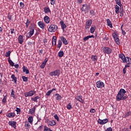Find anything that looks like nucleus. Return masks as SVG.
Wrapping results in <instances>:
<instances>
[{
	"mask_svg": "<svg viewBox=\"0 0 131 131\" xmlns=\"http://www.w3.org/2000/svg\"><path fill=\"white\" fill-rule=\"evenodd\" d=\"M126 91L123 89H121L119 90L118 94L116 96V101H124V100H126L127 99L128 96L125 94Z\"/></svg>",
	"mask_w": 131,
	"mask_h": 131,
	"instance_id": "f257e3e1",
	"label": "nucleus"
},
{
	"mask_svg": "<svg viewBox=\"0 0 131 131\" xmlns=\"http://www.w3.org/2000/svg\"><path fill=\"white\" fill-rule=\"evenodd\" d=\"M35 28V24H33V26L29 27L30 31L28 32L26 36L28 38L31 37L33 34H34V29Z\"/></svg>",
	"mask_w": 131,
	"mask_h": 131,
	"instance_id": "f03ea898",
	"label": "nucleus"
},
{
	"mask_svg": "<svg viewBox=\"0 0 131 131\" xmlns=\"http://www.w3.org/2000/svg\"><path fill=\"white\" fill-rule=\"evenodd\" d=\"M119 57L122 61V63H125L126 62V59H128L127 63H129L130 62V60L128 58V57H125V55L123 54V53H120L119 55Z\"/></svg>",
	"mask_w": 131,
	"mask_h": 131,
	"instance_id": "7ed1b4c3",
	"label": "nucleus"
},
{
	"mask_svg": "<svg viewBox=\"0 0 131 131\" xmlns=\"http://www.w3.org/2000/svg\"><path fill=\"white\" fill-rule=\"evenodd\" d=\"M104 54H107L110 55L112 53V49L109 47H103L101 48Z\"/></svg>",
	"mask_w": 131,
	"mask_h": 131,
	"instance_id": "20e7f679",
	"label": "nucleus"
},
{
	"mask_svg": "<svg viewBox=\"0 0 131 131\" xmlns=\"http://www.w3.org/2000/svg\"><path fill=\"white\" fill-rule=\"evenodd\" d=\"M58 30V26L55 25H51L50 26L49 28V32H56L57 30Z\"/></svg>",
	"mask_w": 131,
	"mask_h": 131,
	"instance_id": "39448f33",
	"label": "nucleus"
},
{
	"mask_svg": "<svg viewBox=\"0 0 131 131\" xmlns=\"http://www.w3.org/2000/svg\"><path fill=\"white\" fill-rule=\"evenodd\" d=\"M60 73L61 71L60 70H56L53 72H50L49 75H50V76H59Z\"/></svg>",
	"mask_w": 131,
	"mask_h": 131,
	"instance_id": "423d86ee",
	"label": "nucleus"
},
{
	"mask_svg": "<svg viewBox=\"0 0 131 131\" xmlns=\"http://www.w3.org/2000/svg\"><path fill=\"white\" fill-rule=\"evenodd\" d=\"M92 21L91 19L88 20L86 23L85 26V29L86 30H89L90 29V27L92 26Z\"/></svg>",
	"mask_w": 131,
	"mask_h": 131,
	"instance_id": "0eeeda50",
	"label": "nucleus"
},
{
	"mask_svg": "<svg viewBox=\"0 0 131 131\" xmlns=\"http://www.w3.org/2000/svg\"><path fill=\"white\" fill-rule=\"evenodd\" d=\"M100 38H102L103 40H108V37L104 33L102 32L100 34Z\"/></svg>",
	"mask_w": 131,
	"mask_h": 131,
	"instance_id": "6e6552de",
	"label": "nucleus"
},
{
	"mask_svg": "<svg viewBox=\"0 0 131 131\" xmlns=\"http://www.w3.org/2000/svg\"><path fill=\"white\" fill-rule=\"evenodd\" d=\"M8 124H9V125H11V126H12V127H14V128H16V124H17V122L14 121H10L8 122Z\"/></svg>",
	"mask_w": 131,
	"mask_h": 131,
	"instance_id": "1a4fd4ad",
	"label": "nucleus"
},
{
	"mask_svg": "<svg viewBox=\"0 0 131 131\" xmlns=\"http://www.w3.org/2000/svg\"><path fill=\"white\" fill-rule=\"evenodd\" d=\"M60 24L61 25V27L62 30H63V31H65V28H66V27H67V26H66V25L64 23V21L63 20H61L60 21Z\"/></svg>",
	"mask_w": 131,
	"mask_h": 131,
	"instance_id": "9d476101",
	"label": "nucleus"
},
{
	"mask_svg": "<svg viewBox=\"0 0 131 131\" xmlns=\"http://www.w3.org/2000/svg\"><path fill=\"white\" fill-rule=\"evenodd\" d=\"M38 25L40 27V28H41V29H45V27L46 26V25H45V23L43 22L40 21L38 23Z\"/></svg>",
	"mask_w": 131,
	"mask_h": 131,
	"instance_id": "9b49d317",
	"label": "nucleus"
},
{
	"mask_svg": "<svg viewBox=\"0 0 131 131\" xmlns=\"http://www.w3.org/2000/svg\"><path fill=\"white\" fill-rule=\"evenodd\" d=\"M106 22H107V26H109L110 28H113V25L112 24V22H111V20H110V19L107 18L106 19Z\"/></svg>",
	"mask_w": 131,
	"mask_h": 131,
	"instance_id": "f8f14e48",
	"label": "nucleus"
},
{
	"mask_svg": "<svg viewBox=\"0 0 131 131\" xmlns=\"http://www.w3.org/2000/svg\"><path fill=\"white\" fill-rule=\"evenodd\" d=\"M61 40H62L63 43H64V45H68L69 42L67 40V39H66V38H65V37H64L63 36H61L60 37Z\"/></svg>",
	"mask_w": 131,
	"mask_h": 131,
	"instance_id": "ddd939ff",
	"label": "nucleus"
},
{
	"mask_svg": "<svg viewBox=\"0 0 131 131\" xmlns=\"http://www.w3.org/2000/svg\"><path fill=\"white\" fill-rule=\"evenodd\" d=\"M99 123L100 124H105V123H107V122H108L107 119H103L102 120L99 119Z\"/></svg>",
	"mask_w": 131,
	"mask_h": 131,
	"instance_id": "4468645a",
	"label": "nucleus"
},
{
	"mask_svg": "<svg viewBox=\"0 0 131 131\" xmlns=\"http://www.w3.org/2000/svg\"><path fill=\"white\" fill-rule=\"evenodd\" d=\"M18 42L20 45H22V43H23V41H24V39H23V36L21 35L18 36Z\"/></svg>",
	"mask_w": 131,
	"mask_h": 131,
	"instance_id": "2eb2a0df",
	"label": "nucleus"
},
{
	"mask_svg": "<svg viewBox=\"0 0 131 131\" xmlns=\"http://www.w3.org/2000/svg\"><path fill=\"white\" fill-rule=\"evenodd\" d=\"M43 20L45 23H47V24H49V23H50V17L49 16L46 15L43 18Z\"/></svg>",
	"mask_w": 131,
	"mask_h": 131,
	"instance_id": "dca6fc26",
	"label": "nucleus"
},
{
	"mask_svg": "<svg viewBox=\"0 0 131 131\" xmlns=\"http://www.w3.org/2000/svg\"><path fill=\"white\" fill-rule=\"evenodd\" d=\"M50 123L48 124V126H54V125H56V121L55 120L50 121Z\"/></svg>",
	"mask_w": 131,
	"mask_h": 131,
	"instance_id": "f3484780",
	"label": "nucleus"
},
{
	"mask_svg": "<svg viewBox=\"0 0 131 131\" xmlns=\"http://www.w3.org/2000/svg\"><path fill=\"white\" fill-rule=\"evenodd\" d=\"M57 43V38L56 36H53L52 38V45L56 46Z\"/></svg>",
	"mask_w": 131,
	"mask_h": 131,
	"instance_id": "a211bd4d",
	"label": "nucleus"
},
{
	"mask_svg": "<svg viewBox=\"0 0 131 131\" xmlns=\"http://www.w3.org/2000/svg\"><path fill=\"white\" fill-rule=\"evenodd\" d=\"M23 72L26 73V74H29V70H28V69L26 67L23 66Z\"/></svg>",
	"mask_w": 131,
	"mask_h": 131,
	"instance_id": "6ab92c4d",
	"label": "nucleus"
},
{
	"mask_svg": "<svg viewBox=\"0 0 131 131\" xmlns=\"http://www.w3.org/2000/svg\"><path fill=\"white\" fill-rule=\"evenodd\" d=\"M11 77L12 79H13L12 81H14V83H15V84H16V83H17V77H16L14 74H12L11 75Z\"/></svg>",
	"mask_w": 131,
	"mask_h": 131,
	"instance_id": "aec40b11",
	"label": "nucleus"
},
{
	"mask_svg": "<svg viewBox=\"0 0 131 131\" xmlns=\"http://www.w3.org/2000/svg\"><path fill=\"white\" fill-rule=\"evenodd\" d=\"M39 99H40V97L37 96L34 98H32L31 100L34 101V102H36V103H37L38 102L37 100H38Z\"/></svg>",
	"mask_w": 131,
	"mask_h": 131,
	"instance_id": "412c9836",
	"label": "nucleus"
},
{
	"mask_svg": "<svg viewBox=\"0 0 131 131\" xmlns=\"http://www.w3.org/2000/svg\"><path fill=\"white\" fill-rule=\"evenodd\" d=\"M15 115H16L15 113H8V115H7V116L9 118H11V117H15Z\"/></svg>",
	"mask_w": 131,
	"mask_h": 131,
	"instance_id": "4be33fe9",
	"label": "nucleus"
},
{
	"mask_svg": "<svg viewBox=\"0 0 131 131\" xmlns=\"http://www.w3.org/2000/svg\"><path fill=\"white\" fill-rule=\"evenodd\" d=\"M44 12L45 14H48V13H51V10H50V8L49 7H45Z\"/></svg>",
	"mask_w": 131,
	"mask_h": 131,
	"instance_id": "5701e85b",
	"label": "nucleus"
},
{
	"mask_svg": "<svg viewBox=\"0 0 131 131\" xmlns=\"http://www.w3.org/2000/svg\"><path fill=\"white\" fill-rule=\"evenodd\" d=\"M115 12L116 13V14H119L120 12H119V6H118V5H116L115 7Z\"/></svg>",
	"mask_w": 131,
	"mask_h": 131,
	"instance_id": "b1692460",
	"label": "nucleus"
},
{
	"mask_svg": "<svg viewBox=\"0 0 131 131\" xmlns=\"http://www.w3.org/2000/svg\"><path fill=\"white\" fill-rule=\"evenodd\" d=\"M35 112V106H34V107L32 108L29 109V113L30 114H33V113H34Z\"/></svg>",
	"mask_w": 131,
	"mask_h": 131,
	"instance_id": "393cba45",
	"label": "nucleus"
},
{
	"mask_svg": "<svg viewBox=\"0 0 131 131\" xmlns=\"http://www.w3.org/2000/svg\"><path fill=\"white\" fill-rule=\"evenodd\" d=\"M29 94V97H32V96H34V95L35 94V92L34 91H30L29 92H28Z\"/></svg>",
	"mask_w": 131,
	"mask_h": 131,
	"instance_id": "a878e982",
	"label": "nucleus"
},
{
	"mask_svg": "<svg viewBox=\"0 0 131 131\" xmlns=\"http://www.w3.org/2000/svg\"><path fill=\"white\" fill-rule=\"evenodd\" d=\"M91 9V6L89 5H85V8L84 9V12H89V11H90V9Z\"/></svg>",
	"mask_w": 131,
	"mask_h": 131,
	"instance_id": "bb28decb",
	"label": "nucleus"
},
{
	"mask_svg": "<svg viewBox=\"0 0 131 131\" xmlns=\"http://www.w3.org/2000/svg\"><path fill=\"white\" fill-rule=\"evenodd\" d=\"M55 96L56 97V100H57V101H60L61 100V99H62V96H61V95H60V94H56Z\"/></svg>",
	"mask_w": 131,
	"mask_h": 131,
	"instance_id": "cd10ccee",
	"label": "nucleus"
},
{
	"mask_svg": "<svg viewBox=\"0 0 131 131\" xmlns=\"http://www.w3.org/2000/svg\"><path fill=\"white\" fill-rule=\"evenodd\" d=\"M99 88H104L105 86V83H104V82H103L100 80L99 81Z\"/></svg>",
	"mask_w": 131,
	"mask_h": 131,
	"instance_id": "c85d7f7f",
	"label": "nucleus"
},
{
	"mask_svg": "<svg viewBox=\"0 0 131 131\" xmlns=\"http://www.w3.org/2000/svg\"><path fill=\"white\" fill-rule=\"evenodd\" d=\"M131 115V112L129 111L127 113H126L124 115V118H126V117H128V116H130Z\"/></svg>",
	"mask_w": 131,
	"mask_h": 131,
	"instance_id": "c756f323",
	"label": "nucleus"
},
{
	"mask_svg": "<svg viewBox=\"0 0 131 131\" xmlns=\"http://www.w3.org/2000/svg\"><path fill=\"white\" fill-rule=\"evenodd\" d=\"M21 78L25 82H27L28 81V77H25V76H22Z\"/></svg>",
	"mask_w": 131,
	"mask_h": 131,
	"instance_id": "7c9ffc66",
	"label": "nucleus"
},
{
	"mask_svg": "<svg viewBox=\"0 0 131 131\" xmlns=\"http://www.w3.org/2000/svg\"><path fill=\"white\" fill-rule=\"evenodd\" d=\"M127 67H130V66L125 65V67L123 69V73L124 74H125L126 73V68H127Z\"/></svg>",
	"mask_w": 131,
	"mask_h": 131,
	"instance_id": "2f4dec72",
	"label": "nucleus"
},
{
	"mask_svg": "<svg viewBox=\"0 0 131 131\" xmlns=\"http://www.w3.org/2000/svg\"><path fill=\"white\" fill-rule=\"evenodd\" d=\"M58 57H59L60 58H62V57L64 56V52L62 51H60L58 52Z\"/></svg>",
	"mask_w": 131,
	"mask_h": 131,
	"instance_id": "473e14b6",
	"label": "nucleus"
},
{
	"mask_svg": "<svg viewBox=\"0 0 131 131\" xmlns=\"http://www.w3.org/2000/svg\"><path fill=\"white\" fill-rule=\"evenodd\" d=\"M114 40H115L116 45H118V46H119V45H120V40L119 39V38L114 39Z\"/></svg>",
	"mask_w": 131,
	"mask_h": 131,
	"instance_id": "72a5a7b5",
	"label": "nucleus"
},
{
	"mask_svg": "<svg viewBox=\"0 0 131 131\" xmlns=\"http://www.w3.org/2000/svg\"><path fill=\"white\" fill-rule=\"evenodd\" d=\"M96 30V26H92L90 29L91 33H94Z\"/></svg>",
	"mask_w": 131,
	"mask_h": 131,
	"instance_id": "f704fd0d",
	"label": "nucleus"
},
{
	"mask_svg": "<svg viewBox=\"0 0 131 131\" xmlns=\"http://www.w3.org/2000/svg\"><path fill=\"white\" fill-rule=\"evenodd\" d=\"M28 121L32 124V122H33V117L32 116L29 117L28 118Z\"/></svg>",
	"mask_w": 131,
	"mask_h": 131,
	"instance_id": "c9c22d12",
	"label": "nucleus"
},
{
	"mask_svg": "<svg viewBox=\"0 0 131 131\" xmlns=\"http://www.w3.org/2000/svg\"><path fill=\"white\" fill-rule=\"evenodd\" d=\"M61 47H62V41H61V40H59L58 43L57 45V48H58V49H60Z\"/></svg>",
	"mask_w": 131,
	"mask_h": 131,
	"instance_id": "e433bc0d",
	"label": "nucleus"
},
{
	"mask_svg": "<svg viewBox=\"0 0 131 131\" xmlns=\"http://www.w3.org/2000/svg\"><path fill=\"white\" fill-rule=\"evenodd\" d=\"M128 58L130 59V62H129V63H127V61H128ZM125 63H126V64H125V65H128V66H129V65L131 64V58L130 57H128V58H126Z\"/></svg>",
	"mask_w": 131,
	"mask_h": 131,
	"instance_id": "4c0bfd02",
	"label": "nucleus"
},
{
	"mask_svg": "<svg viewBox=\"0 0 131 131\" xmlns=\"http://www.w3.org/2000/svg\"><path fill=\"white\" fill-rule=\"evenodd\" d=\"M112 35H113V37L114 39L118 38V35H117L116 33H113Z\"/></svg>",
	"mask_w": 131,
	"mask_h": 131,
	"instance_id": "58836bf2",
	"label": "nucleus"
},
{
	"mask_svg": "<svg viewBox=\"0 0 131 131\" xmlns=\"http://www.w3.org/2000/svg\"><path fill=\"white\" fill-rule=\"evenodd\" d=\"M120 13V17H123V15L124 14V10H123V8H122L121 10V11Z\"/></svg>",
	"mask_w": 131,
	"mask_h": 131,
	"instance_id": "ea45409f",
	"label": "nucleus"
},
{
	"mask_svg": "<svg viewBox=\"0 0 131 131\" xmlns=\"http://www.w3.org/2000/svg\"><path fill=\"white\" fill-rule=\"evenodd\" d=\"M97 59H98V57H97V56L93 55L92 56V60H93V61H94V62H96V61H97Z\"/></svg>",
	"mask_w": 131,
	"mask_h": 131,
	"instance_id": "a19ab883",
	"label": "nucleus"
},
{
	"mask_svg": "<svg viewBox=\"0 0 131 131\" xmlns=\"http://www.w3.org/2000/svg\"><path fill=\"white\" fill-rule=\"evenodd\" d=\"M46 64L47 63H45V62H42L40 66V68H41V69H43V68H45V67H46Z\"/></svg>",
	"mask_w": 131,
	"mask_h": 131,
	"instance_id": "79ce46f5",
	"label": "nucleus"
},
{
	"mask_svg": "<svg viewBox=\"0 0 131 131\" xmlns=\"http://www.w3.org/2000/svg\"><path fill=\"white\" fill-rule=\"evenodd\" d=\"M67 109H68V110H71L72 109V105H71V103H69L68 104Z\"/></svg>",
	"mask_w": 131,
	"mask_h": 131,
	"instance_id": "37998d69",
	"label": "nucleus"
},
{
	"mask_svg": "<svg viewBox=\"0 0 131 131\" xmlns=\"http://www.w3.org/2000/svg\"><path fill=\"white\" fill-rule=\"evenodd\" d=\"M15 91H14V90H11V97H13V98H15Z\"/></svg>",
	"mask_w": 131,
	"mask_h": 131,
	"instance_id": "c03bdc74",
	"label": "nucleus"
},
{
	"mask_svg": "<svg viewBox=\"0 0 131 131\" xmlns=\"http://www.w3.org/2000/svg\"><path fill=\"white\" fill-rule=\"evenodd\" d=\"M10 55H11V51H9L8 52L6 53L5 57H10Z\"/></svg>",
	"mask_w": 131,
	"mask_h": 131,
	"instance_id": "a18cd8bd",
	"label": "nucleus"
},
{
	"mask_svg": "<svg viewBox=\"0 0 131 131\" xmlns=\"http://www.w3.org/2000/svg\"><path fill=\"white\" fill-rule=\"evenodd\" d=\"M76 100H77V101H79V102H80V103H84V100H83L82 98H76Z\"/></svg>",
	"mask_w": 131,
	"mask_h": 131,
	"instance_id": "49530a36",
	"label": "nucleus"
},
{
	"mask_svg": "<svg viewBox=\"0 0 131 131\" xmlns=\"http://www.w3.org/2000/svg\"><path fill=\"white\" fill-rule=\"evenodd\" d=\"M29 24H30V21L27 19V22L26 23V26L27 28H28V26H29Z\"/></svg>",
	"mask_w": 131,
	"mask_h": 131,
	"instance_id": "de8ad7c7",
	"label": "nucleus"
},
{
	"mask_svg": "<svg viewBox=\"0 0 131 131\" xmlns=\"http://www.w3.org/2000/svg\"><path fill=\"white\" fill-rule=\"evenodd\" d=\"M9 63L10 64V66H14V62H13V61H12V60H9Z\"/></svg>",
	"mask_w": 131,
	"mask_h": 131,
	"instance_id": "09e8293b",
	"label": "nucleus"
},
{
	"mask_svg": "<svg viewBox=\"0 0 131 131\" xmlns=\"http://www.w3.org/2000/svg\"><path fill=\"white\" fill-rule=\"evenodd\" d=\"M7 102V96H5L4 97L3 99H2L3 103H6Z\"/></svg>",
	"mask_w": 131,
	"mask_h": 131,
	"instance_id": "8fccbe9b",
	"label": "nucleus"
},
{
	"mask_svg": "<svg viewBox=\"0 0 131 131\" xmlns=\"http://www.w3.org/2000/svg\"><path fill=\"white\" fill-rule=\"evenodd\" d=\"M16 111L17 114H20V112H21V110L20 109V108L16 107Z\"/></svg>",
	"mask_w": 131,
	"mask_h": 131,
	"instance_id": "3c124183",
	"label": "nucleus"
},
{
	"mask_svg": "<svg viewBox=\"0 0 131 131\" xmlns=\"http://www.w3.org/2000/svg\"><path fill=\"white\" fill-rule=\"evenodd\" d=\"M25 127H30V124H29V123H28V122H27L25 123Z\"/></svg>",
	"mask_w": 131,
	"mask_h": 131,
	"instance_id": "603ef678",
	"label": "nucleus"
},
{
	"mask_svg": "<svg viewBox=\"0 0 131 131\" xmlns=\"http://www.w3.org/2000/svg\"><path fill=\"white\" fill-rule=\"evenodd\" d=\"M54 117L55 119H56L57 121H59V117H58V115L55 114L54 116Z\"/></svg>",
	"mask_w": 131,
	"mask_h": 131,
	"instance_id": "864d4df0",
	"label": "nucleus"
},
{
	"mask_svg": "<svg viewBox=\"0 0 131 131\" xmlns=\"http://www.w3.org/2000/svg\"><path fill=\"white\" fill-rule=\"evenodd\" d=\"M52 93V91H49L46 94V96H50L51 95V93Z\"/></svg>",
	"mask_w": 131,
	"mask_h": 131,
	"instance_id": "5fc2aeb1",
	"label": "nucleus"
},
{
	"mask_svg": "<svg viewBox=\"0 0 131 131\" xmlns=\"http://www.w3.org/2000/svg\"><path fill=\"white\" fill-rule=\"evenodd\" d=\"M19 5H20V8H24L25 5L24 4V3H23V2H20L19 3Z\"/></svg>",
	"mask_w": 131,
	"mask_h": 131,
	"instance_id": "6e6d98bb",
	"label": "nucleus"
},
{
	"mask_svg": "<svg viewBox=\"0 0 131 131\" xmlns=\"http://www.w3.org/2000/svg\"><path fill=\"white\" fill-rule=\"evenodd\" d=\"M11 34H13V33H14V34H16V33L15 32V29H11Z\"/></svg>",
	"mask_w": 131,
	"mask_h": 131,
	"instance_id": "4d7b16f0",
	"label": "nucleus"
},
{
	"mask_svg": "<svg viewBox=\"0 0 131 131\" xmlns=\"http://www.w3.org/2000/svg\"><path fill=\"white\" fill-rule=\"evenodd\" d=\"M105 131H113V129H112V127H110L108 128H107V129Z\"/></svg>",
	"mask_w": 131,
	"mask_h": 131,
	"instance_id": "13d9d810",
	"label": "nucleus"
},
{
	"mask_svg": "<svg viewBox=\"0 0 131 131\" xmlns=\"http://www.w3.org/2000/svg\"><path fill=\"white\" fill-rule=\"evenodd\" d=\"M89 38H90L89 36H86V37H84L83 40L84 41H86V40H88Z\"/></svg>",
	"mask_w": 131,
	"mask_h": 131,
	"instance_id": "bf43d9fd",
	"label": "nucleus"
},
{
	"mask_svg": "<svg viewBox=\"0 0 131 131\" xmlns=\"http://www.w3.org/2000/svg\"><path fill=\"white\" fill-rule=\"evenodd\" d=\"M50 128L47 126H44L43 131H48Z\"/></svg>",
	"mask_w": 131,
	"mask_h": 131,
	"instance_id": "052dcab7",
	"label": "nucleus"
},
{
	"mask_svg": "<svg viewBox=\"0 0 131 131\" xmlns=\"http://www.w3.org/2000/svg\"><path fill=\"white\" fill-rule=\"evenodd\" d=\"M51 1V5H55V3H56V0H50Z\"/></svg>",
	"mask_w": 131,
	"mask_h": 131,
	"instance_id": "680f3d73",
	"label": "nucleus"
},
{
	"mask_svg": "<svg viewBox=\"0 0 131 131\" xmlns=\"http://www.w3.org/2000/svg\"><path fill=\"white\" fill-rule=\"evenodd\" d=\"M121 32L123 35H125L126 34V32H125L123 29H121Z\"/></svg>",
	"mask_w": 131,
	"mask_h": 131,
	"instance_id": "e2e57ef3",
	"label": "nucleus"
},
{
	"mask_svg": "<svg viewBox=\"0 0 131 131\" xmlns=\"http://www.w3.org/2000/svg\"><path fill=\"white\" fill-rule=\"evenodd\" d=\"M48 61H49V58H46L44 61H43V63H45L46 64H47Z\"/></svg>",
	"mask_w": 131,
	"mask_h": 131,
	"instance_id": "0e129e2a",
	"label": "nucleus"
},
{
	"mask_svg": "<svg viewBox=\"0 0 131 131\" xmlns=\"http://www.w3.org/2000/svg\"><path fill=\"white\" fill-rule=\"evenodd\" d=\"M24 96L26 97H29V94L28 92L24 93Z\"/></svg>",
	"mask_w": 131,
	"mask_h": 131,
	"instance_id": "69168bd1",
	"label": "nucleus"
},
{
	"mask_svg": "<svg viewBox=\"0 0 131 131\" xmlns=\"http://www.w3.org/2000/svg\"><path fill=\"white\" fill-rule=\"evenodd\" d=\"M90 13L92 16H94V15H95V14L94 13V10H90Z\"/></svg>",
	"mask_w": 131,
	"mask_h": 131,
	"instance_id": "338daca9",
	"label": "nucleus"
},
{
	"mask_svg": "<svg viewBox=\"0 0 131 131\" xmlns=\"http://www.w3.org/2000/svg\"><path fill=\"white\" fill-rule=\"evenodd\" d=\"M122 131H129L128 128L124 127L122 129Z\"/></svg>",
	"mask_w": 131,
	"mask_h": 131,
	"instance_id": "774afa93",
	"label": "nucleus"
}]
</instances>
